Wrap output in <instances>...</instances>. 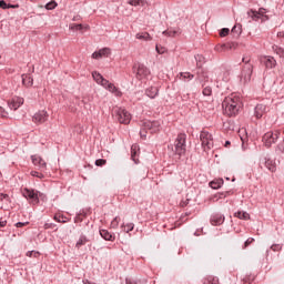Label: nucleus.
Returning <instances> with one entry per match:
<instances>
[{
  "label": "nucleus",
  "instance_id": "6e6552de",
  "mask_svg": "<svg viewBox=\"0 0 284 284\" xmlns=\"http://www.w3.org/2000/svg\"><path fill=\"white\" fill-rule=\"evenodd\" d=\"M48 119H50V114L45 110L38 111L32 116L36 125H43V123L48 122Z\"/></svg>",
  "mask_w": 284,
  "mask_h": 284
},
{
  "label": "nucleus",
  "instance_id": "f704fd0d",
  "mask_svg": "<svg viewBox=\"0 0 284 284\" xmlns=\"http://www.w3.org/2000/svg\"><path fill=\"white\" fill-rule=\"evenodd\" d=\"M54 221L58 223H68V217L61 215V214H55L54 215Z\"/></svg>",
  "mask_w": 284,
  "mask_h": 284
},
{
  "label": "nucleus",
  "instance_id": "5fc2aeb1",
  "mask_svg": "<svg viewBox=\"0 0 284 284\" xmlns=\"http://www.w3.org/2000/svg\"><path fill=\"white\" fill-rule=\"evenodd\" d=\"M257 13L262 16V19H263V17H265V9L263 8L258 9Z\"/></svg>",
  "mask_w": 284,
  "mask_h": 284
},
{
  "label": "nucleus",
  "instance_id": "c03bdc74",
  "mask_svg": "<svg viewBox=\"0 0 284 284\" xmlns=\"http://www.w3.org/2000/svg\"><path fill=\"white\" fill-rule=\"evenodd\" d=\"M31 176H36L37 179H43L44 178L43 173H41L39 171H31Z\"/></svg>",
  "mask_w": 284,
  "mask_h": 284
},
{
  "label": "nucleus",
  "instance_id": "a211bd4d",
  "mask_svg": "<svg viewBox=\"0 0 284 284\" xmlns=\"http://www.w3.org/2000/svg\"><path fill=\"white\" fill-rule=\"evenodd\" d=\"M100 235L102 236V239H104V241H112V242H114L115 239H116L114 233H110L108 230H100Z\"/></svg>",
  "mask_w": 284,
  "mask_h": 284
},
{
  "label": "nucleus",
  "instance_id": "0eeeda50",
  "mask_svg": "<svg viewBox=\"0 0 284 284\" xmlns=\"http://www.w3.org/2000/svg\"><path fill=\"white\" fill-rule=\"evenodd\" d=\"M185 134L180 133L175 140V154H178L179 156H182V154H185Z\"/></svg>",
  "mask_w": 284,
  "mask_h": 284
},
{
  "label": "nucleus",
  "instance_id": "7ed1b4c3",
  "mask_svg": "<svg viewBox=\"0 0 284 284\" xmlns=\"http://www.w3.org/2000/svg\"><path fill=\"white\" fill-rule=\"evenodd\" d=\"M113 116L116 119L118 122L122 123L123 125H129L130 121H132V115L130 114V112L119 106H115L113 109Z\"/></svg>",
  "mask_w": 284,
  "mask_h": 284
},
{
  "label": "nucleus",
  "instance_id": "6ab92c4d",
  "mask_svg": "<svg viewBox=\"0 0 284 284\" xmlns=\"http://www.w3.org/2000/svg\"><path fill=\"white\" fill-rule=\"evenodd\" d=\"M263 63L265 68H268L270 70H272V68H276V60L274 57H265Z\"/></svg>",
  "mask_w": 284,
  "mask_h": 284
},
{
  "label": "nucleus",
  "instance_id": "864d4df0",
  "mask_svg": "<svg viewBox=\"0 0 284 284\" xmlns=\"http://www.w3.org/2000/svg\"><path fill=\"white\" fill-rule=\"evenodd\" d=\"M155 50H156L158 54H165V48H163V47L156 45Z\"/></svg>",
  "mask_w": 284,
  "mask_h": 284
},
{
  "label": "nucleus",
  "instance_id": "2f4dec72",
  "mask_svg": "<svg viewBox=\"0 0 284 284\" xmlns=\"http://www.w3.org/2000/svg\"><path fill=\"white\" fill-rule=\"evenodd\" d=\"M195 61H196L197 68H201L203 65V63H205V57H203L201 54H196Z\"/></svg>",
  "mask_w": 284,
  "mask_h": 284
},
{
  "label": "nucleus",
  "instance_id": "603ef678",
  "mask_svg": "<svg viewBox=\"0 0 284 284\" xmlns=\"http://www.w3.org/2000/svg\"><path fill=\"white\" fill-rule=\"evenodd\" d=\"M0 8H1L2 10H8L10 7H9L8 3H6V1L0 0Z\"/></svg>",
  "mask_w": 284,
  "mask_h": 284
},
{
  "label": "nucleus",
  "instance_id": "9d476101",
  "mask_svg": "<svg viewBox=\"0 0 284 284\" xmlns=\"http://www.w3.org/2000/svg\"><path fill=\"white\" fill-rule=\"evenodd\" d=\"M31 161L38 170H41V172H44V170H48V163L40 155H32Z\"/></svg>",
  "mask_w": 284,
  "mask_h": 284
},
{
  "label": "nucleus",
  "instance_id": "6e6d98bb",
  "mask_svg": "<svg viewBox=\"0 0 284 284\" xmlns=\"http://www.w3.org/2000/svg\"><path fill=\"white\" fill-rule=\"evenodd\" d=\"M8 225V221H0V227H6Z\"/></svg>",
  "mask_w": 284,
  "mask_h": 284
},
{
  "label": "nucleus",
  "instance_id": "c85d7f7f",
  "mask_svg": "<svg viewBox=\"0 0 284 284\" xmlns=\"http://www.w3.org/2000/svg\"><path fill=\"white\" fill-rule=\"evenodd\" d=\"M180 79H182V81H192V79H194V74L190 72H181Z\"/></svg>",
  "mask_w": 284,
  "mask_h": 284
},
{
  "label": "nucleus",
  "instance_id": "ddd939ff",
  "mask_svg": "<svg viewBox=\"0 0 284 284\" xmlns=\"http://www.w3.org/2000/svg\"><path fill=\"white\" fill-rule=\"evenodd\" d=\"M112 54V49L103 48L99 51L92 53V59H103V57H110Z\"/></svg>",
  "mask_w": 284,
  "mask_h": 284
},
{
  "label": "nucleus",
  "instance_id": "b1692460",
  "mask_svg": "<svg viewBox=\"0 0 284 284\" xmlns=\"http://www.w3.org/2000/svg\"><path fill=\"white\" fill-rule=\"evenodd\" d=\"M236 219H241L242 221H250V213L245 211H237L234 213Z\"/></svg>",
  "mask_w": 284,
  "mask_h": 284
},
{
  "label": "nucleus",
  "instance_id": "c9c22d12",
  "mask_svg": "<svg viewBox=\"0 0 284 284\" xmlns=\"http://www.w3.org/2000/svg\"><path fill=\"white\" fill-rule=\"evenodd\" d=\"M220 80L224 81V83H227V81H230V71L222 72V74L220 75Z\"/></svg>",
  "mask_w": 284,
  "mask_h": 284
},
{
  "label": "nucleus",
  "instance_id": "49530a36",
  "mask_svg": "<svg viewBox=\"0 0 284 284\" xmlns=\"http://www.w3.org/2000/svg\"><path fill=\"white\" fill-rule=\"evenodd\" d=\"M253 242H254V239L248 237L244 243L243 250H245L246 247H250V245H252Z\"/></svg>",
  "mask_w": 284,
  "mask_h": 284
},
{
  "label": "nucleus",
  "instance_id": "e433bc0d",
  "mask_svg": "<svg viewBox=\"0 0 284 284\" xmlns=\"http://www.w3.org/2000/svg\"><path fill=\"white\" fill-rule=\"evenodd\" d=\"M273 50L276 54L280 55V59H284V49L281 47H273Z\"/></svg>",
  "mask_w": 284,
  "mask_h": 284
},
{
  "label": "nucleus",
  "instance_id": "c756f323",
  "mask_svg": "<svg viewBox=\"0 0 284 284\" xmlns=\"http://www.w3.org/2000/svg\"><path fill=\"white\" fill-rule=\"evenodd\" d=\"M85 243H88V237L85 235L80 236V239L78 240L75 247L78 250H80V247H83V245H85Z\"/></svg>",
  "mask_w": 284,
  "mask_h": 284
},
{
  "label": "nucleus",
  "instance_id": "5701e85b",
  "mask_svg": "<svg viewBox=\"0 0 284 284\" xmlns=\"http://www.w3.org/2000/svg\"><path fill=\"white\" fill-rule=\"evenodd\" d=\"M164 37H179L181 36V29H168L163 31Z\"/></svg>",
  "mask_w": 284,
  "mask_h": 284
},
{
  "label": "nucleus",
  "instance_id": "ea45409f",
  "mask_svg": "<svg viewBox=\"0 0 284 284\" xmlns=\"http://www.w3.org/2000/svg\"><path fill=\"white\" fill-rule=\"evenodd\" d=\"M202 94L204 97H212V88L211 87H205L202 91Z\"/></svg>",
  "mask_w": 284,
  "mask_h": 284
},
{
  "label": "nucleus",
  "instance_id": "7c9ffc66",
  "mask_svg": "<svg viewBox=\"0 0 284 284\" xmlns=\"http://www.w3.org/2000/svg\"><path fill=\"white\" fill-rule=\"evenodd\" d=\"M247 14L253 19V21H258V19H263L262 16L258 14V11L250 10Z\"/></svg>",
  "mask_w": 284,
  "mask_h": 284
},
{
  "label": "nucleus",
  "instance_id": "79ce46f5",
  "mask_svg": "<svg viewBox=\"0 0 284 284\" xmlns=\"http://www.w3.org/2000/svg\"><path fill=\"white\" fill-rule=\"evenodd\" d=\"M54 8H57V2L55 1H51V2L45 4L47 10H54Z\"/></svg>",
  "mask_w": 284,
  "mask_h": 284
},
{
  "label": "nucleus",
  "instance_id": "cd10ccee",
  "mask_svg": "<svg viewBox=\"0 0 284 284\" xmlns=\"http://www.w3.org/2000/svg\"><path fill=\"white\" fill-rule=\"evenodd\" d=\"M221 185H223V179H217L210 182V187H212V190H219Z\"/></svg>",
  "mask_w": 284,
  "mask_h": 284
},
{
  "label": "nucleus",
  "instance_id": "69168bd1",
  "mask_svg": "<svg viewBox=\"0 0 284 284\" xmlns=\"http://www.w3.org/2000/svg\"><path fill=\"white\" fill-rule=\"evenodd\" d=\"M126 284H132V281H130V280H126Z\"/></svg>",
  "mask_w": 284,
  "mask_h": 284
},
{
  "label": "nucleus",
  "instance_id": "393cba45",
  "mask_svg": "<svg viewBox=\"0 0 284 284\" xmlns=\"http://www.w3.org/2000/svg\"><path fill=\"white\" fill-rule=\"evenodd\" d=\"M135 39L141 41H152V36H150L148 32H141L135 34Z\"/></svg>",
  "mask_w": 284,
  "mask_h": 284
},
{
  "label": "nucleus",
  "instance_id": "0e129e2a",
  "mask_svg": "<svg viewBox=\"0 0 284 284\" xmlns=\"http://www.w3.org/2000/svg\"><path fill=\"white\" fill-rule=\"evenodd\" d=\"M277 37H284L283 32L277 33Z\"/></svg>",
  "mask_w": 284,
  "mask_h": 284
},
{
  "label": "nucleus",
  "instance_id": "13d9d810",
  "mask_svg": "<svg viewBox=\"0 0 284 284\" xmlns=\"http://www.w3.org/2000/svg\"><path fill=\"white\" fill-rule=\"evenodd\" d=\"M9 8L17 9V8H19V4H9Z\"/></svg>",
  "mask_w": 284,
  "mask_h": 284
},
{
  "label": "nucleus",
  "instance_id": "f03ea898",
  "mask_svg": "<svg viewBox=\"0 0 284 284\" xmlns=\"http://www.w3.org/2000/svg\"><path fill=\"white\" fill-rule=\"evenodd\" d=\"M159 128H161V123H159V121L145 120L140 130L141 139H148V130L151 134H156V132H159Z\"/></svg>",
  "mask_w": 284,
  "mask_h": 284
},
{
  "label": "nucleus",
  "instance_id": "e2e57ef3",
  "mask_svg": "<svg viewBox=\"0 0 284 284\" xmlns=\"http://www.w3.org/2000/svg\"><path fill=\"white\" fill-rule=\"evenodd\" d=\"M244 283H251V282H250V278L245 277V278H244Z\"/></svg>",
  "mask_w": 284,
  "mask_h": 284
},
{
  "label": "nucleus",
  "instance_id": "f8f14e48",
  "mask_svg": "<svg viewBox=\"0 0 284 284\" xmlns=\"http://www.w3.org/2000/svg\"><path fill=\"white\" fill-rule=\"evenodd\" d=\"M102 88H104V90H108L109 92H111V94H114V97H123V92H121V90H119V88H116V85H114V83L109 82L106 80V82L102 85Z\"/></svg>",
  "mask_w": 284,
  "mask_h": 284
},
{
  "label": "nucleus",
  "instance_id": "4d7b16f0",
  "mask_svg": "<svg viewBox=\"0 0 284 284\" xmlns=\"http://www.w3.org/2000/svg\"><path fill=\"white\" fill-rule=\"evenodd\" d=\"M23 225H26V223L18 222V223L16 224V227H23Z\"/></svg>",
  "mask_w": 284,
  "mask_h": 284
},
{
  "label": "nucleus",
  "instance_id": "4c0bfd02",
  "mask_svg": "<svg viewBox=\"0 0 284 284\" xmlns=\"http://www.w3.org/2000/svg\"><path fill=\"white\" fill-rule=\"evenodd\" d=\"M129 4L130 6H134V7H136V6H145V0H130Z\"/></svg>",
  "mask_w": 284,
  "mask_h": 284
},
{
  "label": "nucleus",
  "instance_id": "a19ab883",
  "mask_svg": "<svg viewBox=\"0 0 284 284\" xmlns=\"http://www.w3.org/2000/svg\"><path fill=\"white\" fill-rule=\"evenodd\" d=\"M276 152H278L280 154H284V141L277 144Z\"/></svg>",
  "mask_w": 284,
  "mask_h": 284
},
{
  "label": "nucleus",
  "instance_id": "8fccbe9b",
  "mask_svg": "<svg viewBox=\"0 0 284 284\" xmlns=\"http://www.w3.org/2000/svg\"><path fill=\"white\" fill-rule=\"evenodd\" d=\"M6 116H8L7 110L3 109L2 106H0V118L1 119H6Z\"/></svg>",
  "mask_w": 284,
  "mask_h": 284
},
{
  "label": "nucleus",
  "instance_id": "58836bf2",
  "mask_svg": "<svg viewBox=\"0 0 284 284\" xmlns=\"http://www.w3.org/2000/svg\"><path fill=\"white\" fill-rule=\"evenodd\" d=\"M204 284H219V278L217 277L209 276L206 278V281L204 282Z\"/></svg>",
  "mask_w": 284,
  "mask_h": 284
},
{
  "label": "nucleus",
  "instance_id": "4be33fe9",
  "mask_svg": "<svg viewBox=\"0 0 284 284\" xmlns=\"http://www.w3.org/2000/svg\"><path fill=\"white\" fill-rule=\"evenodd\" d=\"M139 150L138 144L131 146V159L134 163H139Z\"/></svg>",
  "mask_w": 284,
  "mask_h": 284
},
{
  "label": "nucleus",
  "instance_id": "1a4fd4ad",
  "mask_svg": "<svg viewBox=\"0 0 284 284\" xmlns=\"http://www.w3.org/2000/svg\"><path fill=\"white\" fill-rule=\"evenodd\" d=\"M22 194L26 199H29L33 205H37L39 203V192L34 191L32 189H24L22 190Z\"/></svg>",
  "mask_w": 284,
  "mask_h": 284
},
{
  "label": "nucleus",
  "instance_id": "a18cd8bd",
  "mask_svg": "<svg viewBox=\"0 0 284 284\" xmlns=\"http://www.w3.org/2000/svg\"><path fill=\"white\" fill-rule=\"evenodd\" d=\"M271 250H272L273 252H281V250H283V246H282L281 244H273V245L271 246Z\"/></svg>",
  "mask_w": 284,
  "mask_h": 284
},
{
  "label": "nucleus",
  "instance_id": "473e14b6",
  "mask_svg": "<svg viewBox=\"0 0 284 284\" xmlns=\"http://www.w3.org/2000/svg\"><path fill=\"white\" fill-rule=\"evenodd\" d=\"M121 227L128 234V233L132 232V230H134V223L122 224Z\"/></svg>",
  "mask_w": 284,
  "mask_h": 284
},
{
  "label": "nucleus",
  "instance_id": "bf43d9fd",
  "mask_svg": "<svg viewBox=\"0 0 284 284\" xmlns=\"http://www.w3.org/2000/svg\"><path fill=\"white\" fill-rule=\"evenodd\" d=\"M83 283L84 284H97V283L90 282L89 280H84Z\"/></svg>",
  "mask_w": 284,
  "mask_h": 284
},
{
  "label": "nucleus",
  "instance_id": "37998d69",
  "mask_svg": "<svg viewBox=\"0 0 284 284\" xmlns=\"http://www.w3.org/2000/svg\"><path fill=\"white\" fill-rule=\"evenodd\" d=\"M39 255H40V253L37 251L27 252V256H29V258H32V256H34V258H38Z\"/></svg>",
  "mask_w": 284,
  "mask_h": 284
},
{
  "label": "nucleus",
  "instance_id": "412c9836",
  "mask_svg": "<svg viewBox=\"0 0 284 284\" xmlns=\"http://www.w3.org/2000/svg\"><path fill=\"white\" fill-rule=\"evenodd\" d=\"M145 94L146 97H149V99H156V97L159 95V88L150 87L149 89H146Z\"/></svg>",
  "mask_w": 284,
  "mask_h": 284
},
{
  "label": "nucleus",
  "instance_id": "680f3d73",
  "mask_svg": "<svg viewBox=\"0 0 284 284\" xmlns=\"http://www.w3.org/2000/svg\"><path fill=\"white\" fill-rule=\"evenodd\" d=\"M230 194H232V192L227 191L224 196H230Z\"/></svg>",
  "mask_w": 284,
  "mask_h": 284
},
{
  "label": "nucleus",
  "instance_id": "f257e3e1",
  "mask_svg": "<svg viewBox=\"0 0 284 284\" xmlns=\"http://www.w3.org/2000/svg\"><path fill=\"white\" fill-rule=\"evenodd\" d=\"M222 108L226 116H236V114L241 112V108H243L241 97L236 95L235 93L226 97L222 102Z\"/></svg>",
  "mask_w": 284,
  "mask_h": 284
},
{
  "label": "nucleus",
  "instance_id": "2eb2a0df",
  "mask_svg": "<svg viewBox=\"0 0 284 284\" xmlns=\"http://www.w3.org/2000/svg\"><path fill=\"white\" fill-rule=\"evenodd\" d=\"M92 78H93V80L95 81V83H98V85H102L103 87V84L104 83H106V79L105 78H103V75L101 74V73H99L98 71H93L92 72Z\"/></svg>",
  "mask_w": 284,
  "mask_h": 284
},
{
  "label": "nucleus",
  "instance_id": "de8ad7c7",
  "mask_svg": "<svg viewBox=\"0 0 284 284\" xmlns=\"http://www.w3.org/2000/svg\"><path fill=\"white\" fill-rule=\"evenodd\" d=\"M105 163H108V161L103 159H99L95 161V165H98V168H102V165H105Z\"/></svg>",
  "mask_w": 284,
  "mask_h": 284
},
{
  "label": "nucleus",
  "instance_id": "052dcab7",
  "mask_svg": "<svg viewBox=\"0 0 284 284\" xmlns=\"http://www.w3.org/2000/svg\"><path fill=\"white\" fill-rule=\"evenodd\" d=\"M230 145H231L230 141H226L225 144H224V146H226V148H230Z\"/></svg>",
  "mask_w": 284,
  "mask_h": 284
},
{
  "label": "nucleus",
  "instance_id": "423d86ee",
  "mask_svg": "<svg viewBox=\"0 0 284 284\" xmlns=\"http://www.w3.org/2000/svg\"><path fill=\"white\" fill-rule=\"evenodd\" d=\"M200 140L204 151L212 150L214 148V138L207 131H202L200 134Z\"/></svg>",
  "mask_w": 284,
  "mask_h": 284
},
{
  "label": "nucleus",
  "instance_id": "a878e982",
  "mask_svg": "<svg viewBox=\"0 0 284 284\" xmlns=\"http://www.w3.org/2000/svg\"><path fill=\"white\" fill-rule=\"evenodd\" d=\"M69 29L70 30H75V31H79V30H90V26L85 24H77V23H71L69 26Z\"/></svg>",
  "mask_w": 284,
  "mask_h": 284
},
{
  "label": "nucleus",
  "instance_id": "9b49d317",
  "mask_svg": "<svg viewBox=\"0 0 284 284\" xmlns=\"http://www.w3.org/2000/svg\"><path fill=\"white\" fill-rule=\"evenodd\" d=\"M135 77L139 81L148 79V77H150V69H148V67H145L144 64H139L135 72Z\"/></svg>",
  "mask_w": 284,
  "mask_h": 284
},
{
  "label": "nucleus",
  "instance_id": "3c124183",
  "mask_svg": "<svg viewBox=\"0 0 284 284\" xmlns=\"http://www.w3.org/2000/svg\"><path fill=\"white\" fill-rule=\"evenodd\" d=\"M227 34H230V29L227 28L222 29L220 32V37H227Z\"/></svg>",
  "mask_w": 284,
  "mask_h": 284
},
{
  "label": "nucleus",
  "instance_id": "4468645a",
  "mask_svg": "<svg viewBox=\"0 0 284 284\" xmlns=\"http://www.w3.org/2000/svg\"><path fill=\"white\" fill-rule=\"evenodd\" d=\"M23 98L16 97L12 100L9 101V108L10 110H19L21 105H23Z\"/></svg>",
  "mask_w": 284,
  "mask_h": 284
},
{
  "label": "nucleus",
  "instance_id": "f3484780",
  "mask_svg": "<svg viewBox=\"0 0 284 284\" xmlns=\"http://www.w3.org/2000/svg\"><path fill=\"white\" fill-rule=\"evenodd\" d=\"M265 112H267V106L265 104H257L255 106L256 119H261L263 116V114H265Z\"/></svg>",
  "mask_w": 284,
  "mask_h": 284
},
{
  "label": "nucleus",
  "instance_id": "dca6fc26",
  "mask_svg": "<svg viewBox=\"0 0 284 284\" xmlns=\"http://www.w3.org/2000/svg\"><path fill=\"white\" fill-rule=\"evenodd\" d=\"M225 223V216L215 214L211 217V225H223Z\"/></svg>",
  "mask_w": 284,
  "mask_h": 284
},
{
  "label": "nucleus",
  "instance_id": "bb28decb",
  "mask_svg": "<svg viewBox=\"0 0 284 284\" xmlns=\"http://www.w3.org/2000/svg\"><path fill=\"white\" fill-rule=\"evenodd\" d=\"M265 168L267 170H270V172H276V162H274L273 160L267 159L265 161Z\"/></svg>",
  "mask_w": 284,
  "mask_h": 284
},
{
  "label": "nucleus",
  "instance_id": "39448f33",
  "mask_svg": "<svg viewBox=\"0 0 284 284\" xmlns=\"http://www.w3.org/2000/svg\"><path fill=\"white\" fill-rule=\"evenodd\" d=\"M281 138V130L268 131L262 138V143H264L265 148H270L274 145L276 141Z\"/></svg>",
  "mask_w": 284,
  "mask_h": 284
},
{
  "label": "nucleus",
  "instance_id": "09e8293b",
  "mask_svg": "<svg viewBox=\"0 0 284 284\" xmlns=\"http://www.w3.org/2000/svg\"><path fill=\"white\" fill-rule=\"evenodd\" d=\"M0 201H6V203H8L10 201V195L0 193Z\"/></svg>",
  "mask_w": 284,
  "mask_h": 284
},
{
  "label": "nucleus",
  "instance_id": "aec40b11",
  "mask_svg": "<svg viewBox=\"0 0 284 284\" xmlns=\"http://www.w3.org/2000/svg\"><path fill=\"white\" fill-rule=\"evenodd\" d=\"M34 83V79L30 74H22V84L26 85V88H32Z\"/></svg>",
  "mask_w": 284,
  "mask_h": 284
},
{
  "label": "nucleus",
  "instance_id": "72a5a7b5",
  "mask_svg": "<svg viewBox=\"0 0 284 284\" xmlns=\"http://www.w3.org/2000/svg\"><path fill=\"white\" fill-rule=\"evenodd\" d=\"M120 222L121 219L119 216L114 217L110 224L111 230H116V227H119Z\"/></svg>",
  "mask_w": 284,
  "mask_h": 284
},
{
  "label": "nucleus",
  "instance_id": "20e7f679",
  "mask_svg": "<svg viewBox=\"0 0 284 284\" xmlns=\"http://www.w3.org/2000/svg\"><path fill=\"white\" fill-rule=\"evenodd\" d=\"M242 61L245 64L242 70L241 82L250 83V81H252V72H254V65H252V63H250V59H247V58H243Z\"/></svg>",
  "mask_w": 284,
  "mask_h": 284
}]
</instances>
